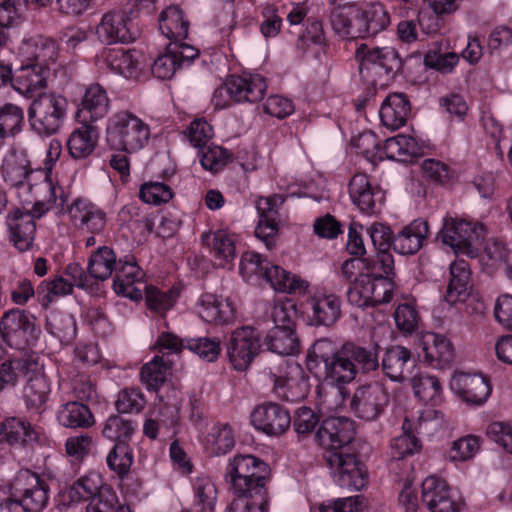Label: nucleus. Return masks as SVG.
I'll list each match as a JSON object with an SVG mask.
<instances>
[{"instance_id": "obj_60", "label": "nucleus", "mask_w": 512, "mask_h": 512, "mask_svg": "<svg viewBox=\"0 0 512 512\" xmlns=\"http://www.w3.org/2000/svg\"><path fill=\"white\" fill-rule=\"evenodd\" d=\"M212 250L220 261V266H225L235 258V242L231 235L224 230H217L213 234Z\"/></svg>"}, {"instance_id": "obj_9", "label": "nucleus", "mask_w": 512, "mask_h": 512, "mask_svg": "<svg viewBox=\"0 0 512 512\" xmlns=\"http://www.w3.org/2000/svg\"><path fill=\"white\" fill-rule=\"evenodd\" d=\"M10 495L24 512H39L48 504L49 486L37 473L21 469L10 484Z\"/></svg>"}, {"instance_id": "obj_51", "label": "nucleus", "mask_w": 512, "mask_h": 512, "mask_svg": "<svg viewBox=\"0 0 512 512\" xmlns=\"http://www.w3.org/2000/svg\"><path fill=\"white\" fill-rule=\"evenodd\" d=\"M412 388L420 401L432 405L440 402L442 386L437 377L429 374L415 375L412 378Z\"/></svg>"}, {"instance_id": "obj_3", "label": "nucleus", "mask_w": 512, "mask_h": 512, "mask_svg": "<svg viewBox=\"0 0 512 512\" xmlns=\"http://www.w3.org/2000/svg\"><path fill=\"white\" fill-rule=\"evenodd\" d=\"M41 186L46 195L34 203L30 212L14 209L6 216L10 241L20 252L28 251L33 245L36 233L34 218H41L49 210L60 214L67 208V193L62 186L48 176Z\"/></svg>"}, {"instance_id": "obj_23", "label": "nucleus", "mask_w": 512, "mask_h": 512, "mask_svg": "<svg viewBox=\"0 0 512 512\" xmlns=\"http://www.w3.org/2000/svg\"><path fill=\"white\" fill-rule=\"evenodd\" d=\"M430 234L428 221L422 218L413 220L393 235L392 247L401 255L417 253Z\"/></svg>"}, {"instance_id": "obj_50", "label": "nucleus", "mask_w": 512, "mask_h": 512, "mask_svg": "<svg viewBox=\"0 0 512 512\" xmlns=\"http://www.w3.org/2000/svg\"><path fill=\"white\" fill-rule=\"evenodd\" d=\"M73 286L63 276H56L53 280H43L36 288V297L42 307L47 308L55 297L71 294Z\"/></svg>"}, {"instance_id": "obj_5", "label": "nucleus", "mask_w": 512, "mask_h": 512, "mask_svg": "<svg viewBox=\"0 0 512 512\" xmlns=\"http://www.w3.org/2000/svg\"><path fill=\"white\" fill-rule=\"evenodd\" d=\"M359 73L368 84L384 87L402 73L403 60L394 47H369L361 44L355 52Z\"/></svg>"}, {"instance_id": "obj_24", "label": "nucleus", "mask_w": 512, "mask_h": 512, "mask_svg": "<svg viewBox=\"0 0 512 512\" xmlns=\"http://www.w3.org/2000/svg\"><path fill=\"white\" fill-rule=\"evenodd\" d=\"M39 440V434L30 422L18 417L0 422V442L11 447H30Z\"/></svg>"}, {"instance_id": "obj_14", "label": "nucleus", "mask_w": 512, "mask_h": 512, "mask_svg": "<svg viewBox=\"0 0 512 512\" xmlns=\"http://www.w3.org/2000/svg\"><path fill=\"white\" fill-rule=\"evenodd\" d=\"M284 202L285 198L278 194L259 197L255 201V207L259 216V222L255 228V236L263 241L269 250L274 248L276 244V237L279 231V208Z\"/></svg>"}, {"instance_id": "obj_63", "label": "nucleus", "mask_w": 512, "mask_h": 512, "mask_svg": "<svg viewBox=\"0 0 512 512\" xmlns=\"http://www.w3.org/2000/svg\"><path fill=\"white\" fill-rule=\"evenodd\" d=\"M268 495L237 496L227 508V512H268Z\"/></svg>"}, {"instance_id": "obj_28", "label": "nucleus", "mask_w": 512, "mask_h": 512, "mask_svg": "<svg viewBox=\"0 0 512 512\" xmlns=\"http://www.w3.org/2000/svg\"><path fill=\"white\" fill-rule=\"evenodd\" d=\"M411 111L410 102L403 93L389 94L383 101L379 115L384 126L391 130L404 126Z\"/></svg>"}, {"instance_id": "obj_41", "label": "nucleus", "mask_w": 512, "mask_h": 512, "mask_svg": "<svg viewBox=\"0 0 512 512\" xmlns=\"http://www.w3.org/2000/svg\"><path fill=\"white\" fill-rule=\"evenodd\" d=\"M109 108V99L106 91L99 84L90 85L83 96L80 113H87L85 120L92 122L103 118Z\"/></svg>"}, {"instance_id": "obj_1", "label": "nucleus", "mask_w": 512, "mask_h": 512, "mask_svg": "<svg viewBox=\"0 0 512 512\" xmlns=\"http://www.w3.org/2000/svg\"><path fill=\"white\" fill-rule=\"evenodd\" d=\"M306 359L309 371L316 378L339 388L351 383L358 372L367 374L379 368L376 349L353 342H346L338 348L327 338L315 341Z\"/></svg>"}, {"instance_id": "obj_56", "label": "nucleus", "mask_w": 512, "mask_h": 512, "mask_svg": "<svg viewBox=\"0 0 512 512\" xmlns=\"http://www.w3.org/2000/svg\"><path fill=\"white\" fill-rule=\"evenodd\" d=\"M47 330L60 342L69 343L76 335V322L68 313H52L46 322Z\"/></svg>"}, {"instance_id": "obj_54", "label": "nucleus", "mask_w": 512, "mask_h": 512, "mask_svg": "<svg viewBox=\"0 0 512 512\" xmlns=\"http://www.w3.org/2000/svg\"><path fill=\"white\" fill-rule=\"evenodd\" d=\"M26 48L34 49L29 59L47 71H49V65L58 57L57 44L52 38L40 36L31 43H27Z\"/></svg>"}, {"instance_id": "obj_15", "label": "nucleus", "mask_w": 512, "mask_h": 512, "mask_svg": "<svg viewBox=\"0 0 512 512\" xmlns=\"http://www.w3.org/2000/svg\"><path fill=\"white\" fill-rule=\"evenodd\" d=\"M169 366L163 356H155L144 364L140 370L141 383L148 391L155 392L160 402L173 405L178 398V391L171 384H166Z\"/></svg>"}, {"instance_id": "obj_31", "label": "nucleus", "mask_w": 512, "mask_h": 512, "mask_svg": "<svg viewBox=\"0 0 512 512\" xmlns=\"http://www.w3.org/2000/svg\"><path fill=\"white\" fill-rule=\"evenodd\" d=\"M47 69L34 63L22 66L16 75H12V86L20 94L26 97H34L46 87V79L48 75Z\"/></svg>"}, {"instance_id": "obj_49", "label": "nucleus", "mask_w": 512, "mask_h": 512, "mask_svg": "<svg viewBox=\"0 0 512 512\" xmlns=\"http://www.w3.org/2000/svg\"><path fill=\"white\" fill-rule=\"evenodd\" d=\"M133 461V450L129 444L124 442L115 443L106 458L109 469L113 471L120 480H124L128 477Z\"/></svg>"}, {"instance_id": "obj_8", "label": "nucleus", "mask_w": 512, "mask_h": 512, "mask_svg": "<svg viewBox=\"0 0 512 512\" xmlns=\"http://www.w3.org/2000/svg\"><path fill=\"white\" fill-rule=\"evenodd\" d=\"M485 237V228L481 223H473L464 219L444 218L438 238L443 244L450 246L456 254H465L474 258Z\"/></svg>"}, {"instance_id": "obj_45", "label": "nucleus", "mask_w": 512, "mask_h": 512, "mask_svg": "<svg viewBox=\"0 0 512 512\" xmlns=\"http://www.w3.org/2000/svg\"><path fill=\"white\" fill-rule=\"evenodd\" d=\"M24 123V111L21 107L7 103L0 108V146L5 139L21 132Z\"/></svg>"}, {"instance_id": "obj_57", "label": "nucleus", "mask_w": 512, "mask_h": 512, "mask_svg": "<svg viewBox=\"0 0 512 512\" xmlns=\"http://www.w3.org/2000/svg\"><path fill=\"white\" fill-rule=\"evenodd\" d=\"M135 431L132 421L127 420L119 415H111L105 422L102 434L105 438L115 443H126L129 441Z\"/></svg>"}, {"instance_id": "obj_64", "label": "nucleus", "mask_w": 512, "mask_h": 512, "mask_svg": "<svg viewBox=\"0 0 512 512\" xmlns=\"http://www.w3.org/2000/svg\"><path fill=\"white\" fill-rule=\"evenodd\" d=\"M119 505L115 490L110 485H105L100 494L90 500L86 512H116Z\"/></svg>"}, {"instance_id": "obj_16", "label": "nucleus", "mask_w": 512, "mask_h": 512, "mask_svg": "<svg viewBox=\"0 0 512 512\" xmlns=\"http://www.w3.org/2000/svg\"><path fill=\"white\" fill-rule=\"evenodd\" d=\"M349 196L357 208L368 215L379 212L384 201V192L377 185L370 182L364 173L355 174L349 182Z\"/></svg>"}, {"instance_id": "obj_48", "label": "nucleus", "mask_w": 512, "mask_h": 512, "mask_svg": "<svg viewBox=\"0 0 512 512\" xmlns=\"http://www.w3.org/2000/svg\"><path fill=\"white\" fill-rule=\"evenodd\" d=\"M105 485L98 473L90 472L74 482L68 490V496L73 502L91 500L100 494Z\"/></svg>"}, {"instance_id": "obj_58", "label": "nucleus", "mask_w": 512, "mask_h": 512, "mask_svg": "<svg viewBox=\"0 0 512 512\" xmlns=\"http://www.w3.org/2000/svg\"><path fill=\"white\" fill-rule=\"evenodd\" d=\"M319 425V414L310 407L302 406L295 411L293 428L299 439H305L310 436Z\"/></svg>"}, {"instance_id": "obj_18", "label": "nucleus", "mask_w": 512, "mask_h": 512, "mask_svg": "<svg viewBox=\"0 0 512 512\" xmlns=\"http://www.w3.org/2000/svg\"><path fill=\"white\" fill-rule=\"evenodd\" d=\"M223 89L235 102L256 103L264 98L267 84L259 74L231 75L226 79Z\"/></svg>"}, {"instance_id": "obj_12", "label": "nucleus", "mask_w": 512, "mask_h": 512, "mask_svg": "<svg viewBox=\"0 0 512 512\" xmlns=\"http://www.w3.org/2000/svg\"><path fill=\"white\" fill-rule=\"evenodd\" d=\"M389 393L379 382L358 386L350 400V410L359 419L376 421L389 405Z\"/></svg>"}, {"instance_id": "obj_61", "label": "nucleus", "mask_w": 512, "mask_h": 512, "mask_svg": "<svg viewBox=\"0 0 512 512\" xmlns=\"http://www.w3.org/2000/svg\"><path fill=\"white\" fill-rule=\"evenodd\" d=\"M200 163L205 170L217 173L231 160L232 154L219 146H209L200 153Z\"/></svg>"}, {"instance_id": "obj_34", "label": "nucleus", "mask_w": 512, "mask_h": 512, "mask_svg": "<svg viewBox=\"0 0 512 512\" xmlns=\"http://www.w3.org/2000/svg\"><path fill=\"white\" fill-rule=\"evenodd\" d=\"M358 8L353 4L333 6L329 13V22L332 29L342 37L357 38Z\"/></svg>"}, {"instance_id": "obj_22", "label": "nucleus", "mask_w": 512, "mask_h": 512, "mask_svg": "<svg viewBox=\"0 0 512 512\" xmlns=\"http://www.w3.org/2000/svg\"><path fill=\"white\" fill-rule=\"evenodd\" d=\"M114 274L113 289L118 295L133 300L142 298L141 289L136 287L135 284L140 283L143 272L134 255L128 254L119 258Z\"/></svg>"}, {"instance_id": "obj_59", "label": "nucleus", "mask_w": 512, "mask_h": 512, "mask_svg": "<svg viewBox=\"0 0 512 512\" xmlns=\"http://www.w3.org/2000/svg\"><path fill=\"white\" fill-rule=\"evenodd\" d=\"M139 196L145 203L160 205L169 202L174 192L170 185L164 182L151 181L142 184Z\"/></svg>"}, {"instance_id": "obj_21", "label": "nucleus", "mask_w": 512, "mask_h": 512, "mask_svg": "<svg viewBox=\"0 0 512 512\" xmlns=\"http://www.w3.org/2000/svg\"><path fill=\"white\" fill-rule=\"evenodd\" d=\"M416 367V359L410 349L401 345H391L386 348L381 368L385 376L394 382L409 379Z\"/></svg>"}, {"instance_id": "obj_55", "label": "nucleus", "mask_w": 512, "mask_h": 512, "mask_svg": "<svg viewBox=\"0 0 512 512\" xmlns=\"http://www.w3.org/2000/svg\"><path fill=\"white\" fill-rule=\"evenodd\" d=\"M364 271L363 276L367 278L391 279L394 275V258L390 252H377L374 258H362Z\"/></svg>"}, {"instance_id": "obj_4", "label": "nucleus", "mask_w": 512, "mask_h": 512, "mask_svg": "<svg viewBox=\"0 0 512 512\" xmlns=\"http://www.w3.org/2000/svg\"><path fill=\"white\" fill-rule=\"evenodd\" d=\"M269 478L268 464L251 454L230 458L225 470V480L237 496L268 495L266 484Z\"/></svg>"}, {"instance_id": "obj_13", "label": "nucleus", "mask_w": 512, "mask_h": 512, "mask_svg": "<svg viewBox=\"0 0 512 512\" xmlns=\"http://www.w3.org/2000/svg\"><path fill=\"white\" fill-rule=\"evenodd\" d=\"M251 424L262 433L278 437L285 434L291 426L289 410L276 402H264L257 405L251 415Z\"/></svg>"}, {"instance_id": "obj_25", "label": "nucleus", "mask_w": 512, "mask_h": 512, "mask_svg": "<svg viewBox=\"0 0 512 512\" xmlns=\"http://www.w3.org/2000/svg\"><path fill=\"white\" fill-rule=\"evenodd\" d=\"M422 353L424 361L435 368H444L454 360V349L448 338L436 333H427L423 336Z\"/></svg>"}, {"instance_id": "obj_53", "label": "nucleus", "mask_w": 512, "mask_h": 512, "mask_svg": "<svg viewBox=\"0 0 512 512\" xmlns=\"http://www.w3.org/2000/svg\"><path fill=\"white\" fill-rule=\"evenodd\" d=\"M105 61L112 71L126 78L133 77L138 67V60L134 57V54L123 48L108 50Z\"/></svg>"}, {"instance_id": "obj_10", "label": "nucleus", "mask_w": 512, "mask_h": 512, "mask_svg": "<svg viewBox=\"0 0 512 512\" xmlns=\"http://www.w3.org/2000/svg\"><path fill=\"white\" fill-rule=\"evenodd\" d=\"M0 333L7 345L21 350L37 341L40 328L36 325L34 315L16 308L5 312L2 316Z\"/></svg>"}, {"instance_id": "obj_6", "label": "nucleus", "mask_w": 512, "mask_h": 512, "mask_svg": "<svg viewBox=\"0 0 512 512\" xmlns=\"http://www.w3.org/2000/svg\"><path fill=\"white\" fill-rule=\"evenodd\" d=\"M149 136V126L131 112L120 111L109 119L106 140L114 150L136 152L145 146Z\"/></svg>"}, {"instance_id": "obj_19", "label": "nucleus", "mask_w": 512, "mask_h": 512, "mask_svg": "<svg viewBox=\"0 0 512 512\" xmlns=\"http://www.w3.org/2000/svg\"><path fill=\"white\" fill-rule=\"evenodd\" d=\"M129 21L125 11L111 10L105 13L96 29L99 40L108 45L134 41L137 35Z\"/></svg>"}, {"instance_id": "obj_47", "label": "nucleus", "mask_w": 512, "mask_h": 512, "mask_svg": "<svg viewBox=\"0 0 512 512\" xmlns=\"http://www.w3.org/2000/svg\"><path fill=\"white\" fill-rule=\"evenodd\" d=\"M383 150L387 158L405 161L408 157L417 156L420 148L413 137L398 134L385 141Z\"/></svg>"}, {"instance_id": "obj_26", "label": "nucleus", "mask_w": 512, "mask_h": 512, "mask_svg": "<svg viewBox=\"0 0 512 512\" xmlns=\"http://www.w3.org/2000/svg\"><path fill=\"white\" fill-rule=\"evenodd\" d=\"M390 15L381 3H374L365 10L358 8L357 38L375 36L390 25Z\"/></svg>"}, {"instance_id": "obj_32", "label": "nucleus", "mask_w": 512, "mask_h": 512, "mask_svg": "<svg viewBox=\"0 0 512 512\" xmlns=\"http://www.w3.org/2000/svg\"><path fill=\"white\" fill-rule=\"evenodd\" d=\"M311 319L316 325L331 326L341 316V301L335 294H322L311 300Z\"/></svg>"}, {"instance_id": "obj_38", "label": "nucleus", "mask_w": 512, "mask_h": 512, "mask_svg": "<svg viewBox=\"0 0 512 512\" xmlns=\"http://www.w3.org/2000/svg\"><path fill=\"white\" fill-rule=\"evenodd\" d=\"M31 169L29 161L22 151L11 150L5 157L1 166V174L6 183L10 186L23 184Z\"/></svg>"}, {"instance_id": "obj_11", "label": "nucleus", "mask_w": 512, "mask_h": 512, "mask_svg": "<svg viewBox=\"0 0 512 512\" xmlns=\"http://www.w3.org/2000/svg\"><path fill=\"white\" fill-rule=\"evenodd\" d=\"M262 347L259 332L250 326L236 328L226 341V353L234 370L246 371Z\"/></svg>"}, {"instance_id": "obj_2", "label": "nucleus", "mask_w": 512, "mask_h": 512, "mask_svg": "<svg viewBox=\"0 0 512 512\" xmlns=\"http://www.w3.org/2000/svg\"><path fill=\"white\" fill-rule=\"evenodd\" d=\"M356 434L355 423L346 417L324 419L314 436L315 442L326 451L324 459L334 482L349 490L359 491L367 483V470L355 454L345 452Z\"/></svg>"}, {"instance_id": "obj_40", "label": "nucleus", "mask_w": 512, "mask_h": 512, "mask_svg": "<svg viewBox=\"0 0 512 512\" xmlns=\"http://www.w3.org/2000/svg\"><path fill=\"white\" fill-rule=\"evenodd\" d=\"M159 27L169 39L182 41L187 38L189 22L184 19L183 11L177 6H170L159 16Z\"/></svg>"}, {"instance_id": "obj_29", "label": "nucleus", "mask_w": 512, "mask_h": 512, "mask_svg": "<svg viewBox=\"0 0 512 512\" xmlns=\"http://www.w3.org/2000/svg\"><path fill=\"white\" fill-rule=\"evenodd\" d=\"M197 308L199 316L208 323H229L235 316V308L228 299H218L216 295L210 293L201 295Z\"/></svg>"}, {"instance_id": "obj_35", "label": "nucleus", "mask_w": 512, "mask_h": 512, "mask_svg": "<svg viewBox=\"0 0 512 512\" xmlns=\"http://www.w3.org/2000/svg\"><path fill=\"white\" fill-rule=\"evenodd\" d=\"M264 343L269 351L282 356L294 355L299 351V338L295 329L289 326L286 329L273 327L266 335Z\"/></svg>"}, {"instance_id": "obj_33", "label": "nucleus", "mask_w": 512, "mask_h": 512, "mask_svg": "<svg viewBox=\"0 0 512 512\" xmlns=\"http://www.w3.org/2000/svg\"><path fill=\"white\" fill-rule=\"evenodd\" d=\"M420 426V422L416 426L407 417L404 419L402 424L403 433L391 441L390 448L393 459L402 460L407 456L420 452L422 444L415 435Z\"/></svg>"}, {"instance_id": "obj_27", "label": "nucleus", "mask_w": 512, "mask_h": 512, "mask_svg": "<svg viewBox=\"0 0 512 512\" xmlns=\"http://www.w3.org/2000/svg\"><path fill=\"white\" fill-rule=\"evenodd\" d=\"M470 280L471 270L466 260L458 259L451 263L445 301L451 305L465 301L469 296Z\"/></svg>"}, {"instance_id": "obj_62", "label": "nucleus", "mask_w": 512, "mask_h": 512, "mask_svg": "<svg viewBox=\"0 0 512 512\" xmlns=\"http://www.w3.org/2000/svg\"><path fill=\"white\" fill-rule=\"evenodd\" d=\"M185 347L208 362L217 360L221 351L220 341L207 337L186 339Z\"/></svg>"}, {"instance_id": "obj_7", "label": "nucleus", "mask_w": 512, "mask_h": 512, "mask_svg": "<svg viewBox=\"0 0 512 512\" xmlns=\"http://www.w3.org/2000/svg\"><path fill=\"white\" fill-rule=\"evenodd\" d=\"M67 99L55 93H40L30 104L28 121L40 136H52L60 131L67 116Z\"/></svg>"}, {"instance_id": "obj_30", "label": "nucleus", "mask_w": 512, "mask_h": 512, "mask_svg": "<svg viewBox=\"0 0 512 512\" xmlns=\"http://www.w3.org/2000/svg\"><path fill=\"white\" fill-rule=\"evenodd\" d=\"M64 212H69L76 224L86 227L93 234H99L105 228V213L95 205L81 199H76L71 205L67 202Z\"/></svg>"}, {"instance_id": "obj_44", "label": "nucleus", "mask_w": 512, "mask_h": 512, "mask_svg": "<svg viewBox=\"0 0 512 512\" xmlns=\"http://www.w3.org/2000/svg\"><path fill=\"white\" fill-rule=\"evenodd\" d=\"M117 263L115 252L107 246H102L90 256L87 269L92 278L104 281L115 273Z\"/></svg>"}, {"instance_id": "obj_17", "label": "nucleus", "mask_w": 512, "mask_h": 512, "mask_svg": "<svg viewBox=\"0 0 512 512\" xmlns=\"http://www.w3.org/2000/svg\"><path fill=\"white\" fill-rule=\"evenodd\" d=\"M451 390L463 401L481 405L491 394V384L487 377L480 374L456 372L450 380Z\"/></svg>"}, {"instance_id": "obj_20", "label": "nucleus", "mask_w": 512, "mask_h": 512, "mask_svg": "<svg viewBox=\"0 0 512 512\" xmlns=\"http://www.w3.org/2000/svg\"><path fill=\"white\" fill-rule=\"evenodd\" d=\"M422 501L431 512H459L462 505L452 496L446 481L435 476L422 482Z\"/></svg>"}, {"instance_id": "obj_37", "label": "nucleus", "mask_w": 512, "mask_h": 512, "mask_svg": "<svg viewBox=\"0 0 512 512\" xmlns=\"http://www.w3.org/2000/svg\"><path fill=\"white\" fill-rule=\"evenodd\" d=\"M50 395L47 378L37 372L31 375L23 388V400L29 410L43 411Z\"/></svg>"}, {"instance_id": "obj_36", "label": "nucleus", "mask_w": 512, "mask_h": 512, "mask_svg": "<svg viewBox=\"0 0 512 512\" xmlns=\"http://www.w3.org/2000/svg\"><path fill=\"white\" fill-rule=\"evenodd\" d=\"M59 423L66 428H89L95 420L89 407L78 401H70L63 404L58 412Z\"/></svg>"}, {"instance_id": "obj_39", "label": "nucleus", "mask_w": 512, "mask_h": 512, "mask_svg": "<svg viewBox=\"0 0 512 512\" xmlns=\"http://www.w3.org/2000/svg\"><path fill=\"white\" fill-rule=\"evenodd\" d=\"M98 141L97 130L90 125H82L69 136L67 147L74 159H84L95 149Z\"/></svg>"}, {"instance_id": "obj_42", "label": "nucleus", "mask_w": 512, "mask_h": 512, "mask_svg": "<svg viewBox=\"0 0 512 512\" xmlns=\"http://www.w3.org/2000/svg\"><path fill=\"white\" fill-rule=\"evenodd\" d=\"M204 449L211 456L225 455L235 446L234 433L229 424L214 425L204 440Z\"/></svg>"}, {"instance_id": "obj_43", "label": "nucleus", "mask_w": 512, "mask_h": 512, "mask_svg": "<svg viewBox=\"0 0 512 512\" xmlns=\"http://www.w3.org/2000/svg\"><path fill=\"white\" fill-rule=\"evenodd\" d=\"M263 278L278 292L295 293L304 290V282L278 265L266 262Z\"/></svg>"}, {"instance_id": "obj_52", "label": "nucleus", "mask_w": 512, "mask_h": 512, "mask_svg": "<svg viewBox=\"0 0 512 512\" xmlns=\"http://www.w3.org/2000/svg\"><path fill=\"white\" fill-rule=\"evenodd\" d=\"M180 290L172 287L166 291L152 285H145V302L151 311L164 314L171 309L177 301Z\"/></svg>"}, {"instance_id": "obj_46", "label": "nucleus", "mask_w": 512, "mask_h": 512, "mask_svg": "<svg viewBox=\"0 0 512 512\" xmlns=\"http://www.w3.org/2000/svg\"><path fill=\"white\" fill-rule=\"evenodd\" d=\"M299 374L300 377H275L274 389L276 393L290 402H297L304 399L309 392V384L301 370Z\"/></svg>"}]
</instances>
